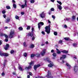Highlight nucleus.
Wrapping results in <instances>:
<instances>
[{
    "label": "nucleus",
    "mask_w": 78,
    "mask_h": 78,
    "mask_svg": "<svg viewBox=\"0 0 78 78\" xmlns=\"http://www.w3.org/2000/svg\"><path fill=\"white\" fill-rule=\"evenodd\" d=\"M34 35V34H33V32L31 31V32H29L27 36H30L31 37H33Z\"/></svg>",
    "instance_id": "9b49d317"
},
{
    "label": "nucleus",
    "mask_w": 78,
    "mask_h": 78,
    "mask_svg": "<svg viewBox=\"0 0 78 78\" xmlns=\"http://www.w3.org/2000/svg\"><path fill=\"white\" fill-rule=\"evenodd\" d=\"M44 16L45 14H44V12H43L42 13L40 14V16L41 17V18H44Z\"/></svg>",
    "instance_id": "2eb2a0df"
},
{
    "label": "nucleus",
    "mask_w": 78,
    "mask_h": 78,
    "mask_svg": "<svg viewBox=\"0 0 78 78\" xmlns=\"http://www.w3.org/2000/svg\"><path fill=\"white\" fill-rule=\"evenodd\" d=\"M34 62H31V63L30 64V66H31V65H33V64H34Z\"/></svg>",
    "instance_id": "4c0bfd02"
},
{
    "label": "nucleus",
    "mask_w": 78,
    "mask_h": 78,
    "mask_svg": "<svg viewBox=\"0 0 78 78\" xmlns=\"http://www.w3.org/2000/svg\"><path fill=\"white\" fill-rule=\"evenodd\" d=\"M35 55L36 56H37L38 58H39V57H40V54H36Z\"/></svg>",
    "instance_id": "c85d7f7f"
},
{
    "label": "nucleus",
    "mask_w": 78,
    "mask_h": 78,
    "mask_svg": "<svg viewBox=\"0 0 78 78\" xmlns=\"http://www.w3.org/2000/svg\"><path fill=\"white\" fill-rule=\"evenodd\" d=\"M45 29V31L47 34H49L50 33V25H49L48 26H46Z\"/></svg>",
    "instance_id": "f257e3e1"
},
{
    "label": "nucleus",
    "mask_w": 78,
    "mask_h": 78,
    "mask_svg": "<svg viewBox=\"0 0 78 78\" xmlns=\"http://www.w3.org/2000/svg\"><path fill=\"white\" fill-rule=\"evenodd\" d=\"M24 2H25L24 5H21V8L22 9L24 8L25 7H27V0H25L24 1Z\"/></svg>",
    "instance_id": "423d86ee"
},
{
    "label": "nucleus",
    "mask_w": 78,
    "mask_h": 78,
    "mask_svg": "<svg viewBox=\"0 0 78 78\" xmlns=\"http://www.w3.org/2000/svg\"><path fill=\"white\" fill-rule=\"evenodd\" d=\"M5 75V73H2V76H4Z\"/></svg>",
    "instance_id": "de8ad7c7"
},
{
    "label": "nucleus",
    "mask_w": 78,
    "mask_h": 78,
    "mask_svg": "<svg viewBox=\"0 0 78 78\" xmlns=\"http://www.w3.org/2000/svg\"><path fill=\"white\" fill-rule=\"evenodd\" d=\"M34 27H32V31L33 32V31H34Z\"/></svg>",
    "instance_id": "4d7b16f0"
},
{
    "label": "nucleus",
    "mask_w": 78,
    "mask_h": 78,
    "mask_svg": "<svg viewBox=\"0 0 78 78\" xmlns=\"http://www.w3.org/2000/svg\"><path fill=\"white\" fill-rule=\"evenodd\" d=\"M54 52H55V51H54V50H51V53H54Z\"/></svg>",
    "instance_id": "e2e57ef3"
},
{
    "label": "nucleus",
    "mask_w": 78,
    "mask_h": 78,
    "mask_svg": "<svg viewBox=\"0 0 78 78\" xmlns=\"http://www.w3.org/2000/svg\"><path fill=\"white\" fill-rule=\"evenodd\" d=\"M29 47L30 48H33L34 47V45L33 44H31L30 45Z\"/></svg>",
    "instance_id": "6ab92c4d"
},
{
    "label": "nucleus",
    "mask_w": 78,
    "mask_h": 78,
    "mask_svg": "<svg viewBox=\"0 0 78 78\" xmlns=\"http://www.w3.org/2000/svg\"><path fill=\"white\" fill-rule=\"evenodd\" d=\"M73 70L74 72V74L77 75L78 74V66H75L73 67Z\"/></svg>",
    "instance_id": "f03ea898"
},
{
    "label": "nucleus",
    "mask_w": 78,
    "mask_h": 78,
    "mask_svg": "<svg viewBox=\"0 0 78 78\" xmlns=\"http://www.w3.org/2000/svg\"><path fill=\"white\" fill-rule=\"evenodd\" d=\"M2 12L3 14H5L6 13V11L5 10H3L2 11Z\"/></svg>",
    "instance_id": "58836bf2"
},
{
    "label": "nucleus",
    "mask_w": 78,
    "mask_h": 78,
    "mask_svg": "<svg viewBox=\"0 0 78 78\" xmlns=\"http://www.w3.org/2000/svg\"><path fill=\"white\" fill-rule=\"evenodd\" d=\"M41 66V65L38 64L37 65H35L34 66V70H37V68H38L39 67H40Z\"/></svg>",
    "instance_id": "9d476101"
},
{
    "label": "nucleus",
    "mask_w": 78,
    "mask_h": 78,
    "mask_svg": "<svg viewBox=\"0 0 78 78\" xmlns=\"http://www.w3.org/2000/svg\"><path fill=\"white\" fill-rule=\"evenodd\" d=\"M6 8L7 9H11V7L9 6H6Z\"/></svg>",
    "instance_id": "e433bc0d"
},
{
    "label": "nucleus",
    "mask_w": 78,
    "mask_h": 78,
    "mask_svg": "<svg viewBox=\"0 0 78 78\" xmlns=\"http://www.w3.org/2000/svg\"><path fill=\"white\" fill-rule=\"evenodd\" d=\"M45 52H46V49H44L42 52L41 53V54L42 56H44L45 54Z\"/></svg>",
    "instance_id": "1a4fd4ad"
},
{
    "label": "nucleus",
    "mask_w": 78,
    "mask_h": 78,
    "mask_svg": "<svg viewBox=\"0 0 78 78\" xmlns=\"http://www.w3.org/2000/svg\"><path fill=\"white\" fill-rule=\"evenodd\" d=\"M27 78H30V76L28 75L27 76Z\"/></svg>",
    "instance_id": "774afa93"
},
{
    "label": "nucleus",
    "mask_w": 78,
    "mask_h": 78,
    "mask_svg": "<svg viewBox=\"0 0 78 78\" xmlns=\"http://www.w3.org/2000/svg\"><path fill=\"white\" fill-rule=\"evenodd\" d=\"M52 55L53 56H54V57H55L57 56V54L55 53H54L53 54H52Z\"/></svg>",
    "instance_id": "bb28decb"
},
{
    "label": "nucleus",
    "mask_w": 78,
    "mask_h": 78,
    "mask_svg": "<svg viewBox=\"0 0 78 78\" xmlns=\"http://www.w3.org/2000/svg\"><path fill=\"white\" fill-rule=\"evenodd\" d=\"M13 6L14 8H17V6L16 5V4L14 3L13 4Z\"/></svg>",
    "instance_id": "a878e982"
},
{
    "label": "nucleus",
    "mask_w": 78,
    "mask_h": 78,
    "mask_svg": "<svg viewBox=\"0 0 78 78\" xmlns=\"http://www.w3.org/2000/svg\"><path fill=\"white\" fill-rule=\"evenodd\" d=\"M53 66H54V64H53V63L52 62H51L48 65V67L50 68L52 67Z\"/></svg>",
    "instance_id": "4468645a"
},
{
    "label": "nucleus",
    "mask_w": 78,
    "mask_h": 78,
    "mask_svg": "<svg viewBox=\"0 0 78 78\" xmlns=\"http://www.w3.org/2000/svg\"><path fill=\"white\" fill-rule=\"evenodd\" d=\"M64 28H67V25L65 24L64 26Z\"/></svg>",
    "instance_id": "09e8293b"
},
{
    "label": "nucleus",
    "mask_w": 78,
    "mask_h": 78,
    "mask_svg": "<svg viewBox=\"0 0 78 78\" xmlns=\"http://www.w3.org/2000/svg\"><path fill=\"white\" fill-rule=\"evenodd\" d=\"M25 14V13H24V12H21V15H23V14Z\"/></svg>",
    "instance_id": "13d9d810"
},
{
    "label": "nucleus",
    "mask_w": 78,
    "mask_h": 78,
    "mask_svg": "<svg viewBox=\"0 0 78 78\" xmlns=\"http://www.w3.org/2000/svg\"><path fill=\"white\" fill-rule=\"evenodd\" d=\"M38 29H39V30H40V29L41 28V26H40V24H39L38 23Z\"/></svg>",
    "instance_id": "c03bdc74"
},
{
    "label": "nucleus",
    "mask_w": 78,
    "mask_h": 78,
    "mask_svg": "<svg viewBox=\"0 0 78 78\" xmlns=\"http://www.w3.org/2000/svg\"><path fill=\"white\" fill-rule=\"evenodd\" d=\"M51 11H55V9H54V8H51Z\"/></svg>",
    "instance_id": "37998d69"
},
{
    "label": "nucleus",
    "mask_w": 78,
    "mask_h": 78,
    "mask_svg": "<svg viewBox=\"0 0 78 78\" xmlns=\"http://www.w3.org/2000/svg\"><path fill=\"white\" fill-rule=\"evenodd\" d=\"M23 55L24 57H27V52L24 53L23 54Z\"/></svg>",
    "instance_id": "7c9ffc66"
},
{
    "label": "nucleus",
    "mask_w": 78,
    "mask_h": 78,
    "mask_svg": "<svg viewBox=\"0 0 78 78\" xmlns=\"http://www.w3.org/2000/svg\"><path fill=\"white\" fill-rule=\"evenodd\" d=\"M15 33L14 30H12L10 31L9 35V37L10 39H11V38H12L14 37V36L15 34Z\"/></svg>",
    "instance_id": "7ed1b4c3"
},
{
    "label": "nucleus",
    "mask_w": 78,
    "mask_h": 78,
    "mask_svg": "<svg viewBox=\"0 0 78 78\" xmlns=\"http://www.w3.org/2000/svg\"><path fill=\"white\" fill-rule=\"evenodd\" d=\"M57 3H59V5H62V3H61V2H59L58 1H57Z\"/></svg>",
    "instance_id": "473e14b6"
},
{
    "label": "nucleus",
    "mask_w": 78,
    "mask_h": 78,
    "mask_svg": "<svg viewBox=\"0 0 78 78\" xmlns=\"http://www.w3.org/2000/svg\"><path fill=\"white\" fill-rule=\"evenodd\" d=\"M57 53L58 54H61V51H57Z\"/></svg>",
    "instance_id": "a19ab883"
},
{
    "label": "nucleus",
    "mask_w": 78,
    "mask_h": 78,
    "mask_svg": "<svg viewBox=\"0 0 78 78\" xmlns=\"http://www.w3.org/2000/svg\"><path fill=\"white\" fill-rule=\"evenodd\" d=\"M0 55L1 56H5V57H7V56H9V54L6 53H2V52L0 51Z\"/></svg>",
    "instance_id": "20e7f679"
},
{
    "label": "nucleus",
    "mask_w": 78,
    "mask_h": 78,
    "mask_svg": "<svg viewBox=\"0 0 78 78\" xmlns=\"http://www.w3.org/2000/svg\"><path fill=\"white\" fill-rule=\"evenodd\" d=\"M5 42H8V38H6L5 39Z\"/></svg>",
    "instance_id": "603ef678"
},
{
    "label": "nucleus",
    "mask_w": 78,
    "mask_h": 78,
    "mask_svg": "<svg viewBox=\"0 0 78 78\" xmlns=\"http://www.w3.org/2000/svg\"><path fill=\"white\" fill-rule=\"evenodd\" d=\"M32 39V41H33V40H34V39H35V37L34 36L33 37Z\"/></svg>",
    "instance_id": "6e6d98bb"
},
{
    "label": "nucleus",
    "mask_w": 78,
    "mask_h": 78,
    "mask_svg": "<svg viewBox=\"0 0 78 78\" xmlns=\"http://www.w3.org/2000/svg\"><path fill=\"white\" fill-rule=\"evenodd\" d=\"M23 44L24 47H26L27 46L26 45V42H24L23 43Z\"/></svg>",
    "instance_id": "a18cd8bd"
},
{
    "label": "nucleus",
    "mask_w": 78,
    "mask_h": 78,
    "mask_svg": "<svg viewBox=\"0 0 78 78\" xmlns=\"http://www.w3.org/2000/svg\"><path fill=\"white\" fill-rule=\"evenodd\" d=\"M30 2L31 3H34V0H30Z\"/></svg>",
    "instance_id": "72a5a7b5"
},
{
    "label": "nucleus",
    "mask_w": 78,
    "mask_h": 78,
    "mask_svg": "<svg viewBox=\"0 0 78 78\" xmlns=\"http://www.w3.org/2000/svg\"><path fill=\"white\" fill-rule=\"evenodd\" d=\"M54 34L55 36H57V35H58V33L56 32H54Z\"/></svg>",
    "instance_id": "c9c22d12"
},
{
    "label": "nucleus",
    "mask_w": 78,
    "mask_h": 78,
    "mask_svg": "<svg viewBox=\"0 0 78 78\" xmlns=\"http://www.w3.org/2000/svg\"><path fill=\"white\" fill-rule=\"evenodd\" d=\"M10 21H11V19L9 18V17H8L7 19H6L5 23H9Z\"/></svg>",
    "instance_id": "f8f14e48"
},
{
    "label": "nucleus",
    "mask_w": 78,
    "mask_h": 78,
    "mask_svg": "<svg viewBox=\"0 0 78 78\" xmlns=\"http://www.w3.org/2000/svg\"><path fill=\"white\" fill-rule=\"evenodd\" d=\"M0 36L2 37V36H5L6 39L8 38V36L6 34H4L3 33H0Z\"/></svg>",
    "instance_id": "6e6552de"
},
{
    "label": "nucleus",
    "mask_w": 78,
    "mask_h": 78,
    "mask_svg": "<svg viewBox=\"0 0 78 78\" xmlns=\"http://www.w3.org/2000/svg\"><path fill=\"white\" fill-rule=\"evenodd\" d=\"M13 75H16V74L15 72H13Z\"/></svg>",
    "instance_id": "0e129e2a"
},
{
    "label": "nucleus",
    "mask_w": 78,
    "mask_h": 78,
    "mask_svg": "<svg viewBox=\"0 0 78 78\" xmlns=\"http://www.w3.org/2000/svg\"><path fill=\"white\" fill-rule=\"evenodd\" d=\"M52 17L53 18V19H55V16L54 15H52Z\"/></svg>",
    "instance_id": "052dcab7"
},
{
    "label": "nucleus",
    "mask_w": 78,
    "mask_h": 78,
    "mask_svg": "<svg viewBox=\"0 0 78 78\" xmlns=\"http://www.w3.org/2000/svg\"><path fill=\"white\" fill-rule=\"evenodd\" d=\"M12 2L13 3H16V1L14 0H12Z\"/></svg>",
    "instance_id": "69168bd1"
},
{
    "label": "nucleus",
    "mask_w": 78,
    "mask_h": 78,
    "mask_svg": "<svg viewBox=\"0 0 78 78\" xmlns=\"http://www.w3.org/2000/svg\"><path fill=\"white\" fill-rule=\"evenodd\" d=\"M64 39L65 41H72V40L70 39V38H69V37H65L64 38Z\"/></svg>",
    "instance_id": "f3484780"
},
{
    "label": "nucleus",
    "mask_w": 78,
    "mask_h": 78,
    "mask_svg": "<svg viewBox=\"0 0 78 78\" xmlns=\"http://www.w3.org/2000/svg\"><path fill=\"white\" fill-rule=\"evenodd\" d=\"M39 25H44V23H43V22H40L38 23Z\"/></svg>",
    "instance_id": "cd10ccee"
},
{
    "label": "nucleus",
    "mask_w": 78,
    "mask_h": 78,
    "mask_svg": "<svg viewBox=\"0 0 78 78\" xmlns=\"http://www.w3.org/2000/svg\"><path fill=\"white\" fill-rule=\"evenodd\" d=\"M35 56V54H31L30 57L31 58H34V56Z\"/></svg>",
    "instance_id": "393cba45"
},
{
    "label": "nucleus",
    "mask_w": 78,
    "mask_h": 78,
    "mask_svg": "<svg viewBox=\"0 0 78 78\" xmlns=\"http://www.w3.org/2000/svg\"><path fill=\"white\" fill-rule=\"evenodd\" d=\"M30 26H28L27 28V30H30Z\"/></svg>",
    "instance_id": "f704fd0d"
},
{
    "label": "nucleus",
    "mask_w": 78,
    "mask_h": 78,
    "mask_svg": "<svg viewBox=\"0 0 78 78\" xmlns=\"http://www.w3.org/2000/svg\"><path fill=\"white\" fill-rule=\"evenodd\" d=\"M3 17L4 18V19L6 18V15L4 14L3 16Z\"/></svg>",
    "instance_id": "8fccbe9b"
},
{
    "label": "nucleus",
    "mask_w": 78,
    "mask_h": 78,
    "mask_svg": "<svg viewBox=\"0 0 78 78\" xmlns=\"http://www.w3.org/2000/svg\"><path fill=\"white\" fill-rule=\"evenodd\" d=\"M29 74L30 75V76H32V73H31V72H29Z\"/></svg>",
    "instance_id": "5fc2aeb1"
},
{
    "label": "nucleus",
    "mask_w": 78,
    "mask_h": 78,
    "mask_svg": "<svg viewBox=\"0 0 78 78\" xmlns=\"http://www.w3.org/2000/svg\"><path fill=\"white\" fill-rule=\"evenodd\" d=\"M67 67H69V69H70V68H71V66H70V65H69L67 66Z\"/></svg>",
    "instance_id": "bf43d9fd"
},
{
    "label": "nucleus",
    "mask_w": 78,
    "mask_h": 78,
    "mask_svg": "<svg viewBox=\"0 0 78 78\" xmlns=\"http://www.w3.org/2000/svg\"><path fill=\"white\" fill-rule=\"evenodd\" d=\"M18 68L19 70H20V71H23V69L21 67L19 66L18 67Z\"/></svg>",
    "instance_id": "b1692460"
},
{
    "label": "nucleus",
    "mask_w": 78,
    "mask_h": 78,
    "mask_svg": "<svg viewBox=\"0 0 78 78\" xmlns=\"http://www.w3.org/2000/svg\"><path fill=\"white\" fill-rule=\"evenodd\" d=\"M7 62V60H5L4 63H3V65L4 66V67H5V65H6V63Z\"/></svg>",
    "instance_id": "aec40b11"
},
{
    "label": "nucleus",
    "mask_w": 78,
    "mask_h": 78,
    "mask_svg": "<svg viewBox=\"0 0 78 78\" xmlns=\"http://www.w3.org/2000/svg\"><path fill=\"white\" fill-rule=\"evenodd\" d=\"M77 45L78 44H77V43H74L73 44V46L74 47H76Z\"/></svg>",
    "instance_id": "4be33fe9"
},
{
    "label": "nucleus",
    "mask_w": 78,
    "mask_h": 78,
    "mask_svg": "<svg viewBox=\"0 0 78 78\" xmlns=\"http://www.w3.org/2000/svg\"><path fill=\"white\" fill-rule=\"evenodd\" d=\"M15 18L16 19H17L18 20H19V16L16 15L15 16Z\"/></svg>",
    "instance_id": "2f4dec72"
},
{
    "label": "nucleus",
    "mask_w": 78,
    "mask_h": 78,
    "mask_svg": "<svg viewBox=\"0 0 78 78\" xmlns=\"http://www.w3.org/2000/svg\"><path fill=\"white\" fill-rule=\"evenodd\" d=\"M70 20V18H67L66 19V20H67V21H68V20Z\"/></svg>",
    "instance_id": "864d4df0"
},
{
    "label": "nucleus",
    "mask_w": 78,
    "mask_h": 78,
    "mask_svg": "<svg viewBox=\"0 0 78 78\" xmlns=\"http://www.w3.org/2000/svg\"><path fill=\"white\" fill-rule=\"evenodd\" d=\"M19 30H20V31H22V30H23V28L22 27H20L19 28Z\"/></svg>",
    "instance_id": "c756f323"
},
{
    "label": "nucleus",
    "mask_w": 78,
    "mask_h": 78,
    "mask_svg": "<svg viewBox=\"0 0 78 78\" xmlns=\"http://www.w3.org/2000/svg\"><path fill=\"white\" fill-rule=\"evenodd\" d=\"M62 58L64 59L66 58V55H62Z\"/></svg>",
    "instance_id": "412c9836"
},
{
    "label": "nucleus",
    "mask_w": 78,
    "mask_h": 78,
    "mask_svg": "<svg viewBox=\"0 0 78 78\" xmlns=\"http://www.w3.org/2000/svg\"><path fill=\"white\" fill-rule=\"evenodd\" d=\"M13 53H14V51L13 50H11L10 52V53H11V54H12Z\"/></svg>",
    "instance_id": "79ce46f5"
},
{
    "label": "nucleus",
    "mask_w": 78,
    "mask_h": 78,
    "mask_svg": "<svg viewBox=\"0 0 78 78\" xmlns=\"http://www.w3.org/2000/svg\"><path fill=\"white\" fill-rule=\"evenodd\" d=\"M51 72L50 71H48V74L46 75V77L47 78H53V76H51Z\"/></svg>",
    "instance_id": "39448f33"
},
{
    "label": "nucleus",
    "mask_w": 78,
    "mask_h": 78,
    "mask_svg": "<svg viewBox=\"0 0 78 78\" xmlns=\"http://www.w3.org/2000/svg\"><path fill=\"white\" fill-rule=\"evenodd\" d=\"M72 18L73 19H74L75 20V19H76L75 16H73Z\"/></svg>",
    "instance_id": "49530a36"
},
{
    "label": "nucleus",
    "mask_w": 78,
    "mask_h": 78,
    "mask_svg": "<svg viewBox=\"0 0 78 78\" xmlns=\"http://www.w3.org/2000/svg\"><path fill=\"white\" fill-rule=\"evenodd\" d=\"M61 52L62 53H65V54H66L67 53H69V51H66V50L61 51Z\"/></svg>",
    "instance_id": "dca6fc26"
},
{
    "label": "nucleus",
    "mask_w": 78,
    "mask_h": 78,
    "mask_svg": "<svg viewBox=\"0 0 78 78\" xmlns=\"http://www.w3.org/2000/svg\"><path fill=\"white\" fill-rule=\"evenodd\" d=\"M32 68V67L30 66H28V67H26L25 68V69H28L29 70V69H30Z\"/></svg>",
    "instance_id": "a211bd4d"
},
{
    "label": "nucleus",
    "mask_w": 78,
    "mask_h": 78,
    "mask_svg": "<svg viewBox=\"0 0 78 78\" xmlns=\"http://www.w3.org/2000/svg\"><path fill=\"white\" fill-rule=\"evenodd\" d=\"M50 58L48 57H47L46 58L44 59V61H47V62H49V63H51V61H50Z\"/></svg>",
    "instance_id": "0eeeda50"
},
{
    "label": "nucleus",
    "mask_w": 78,
    "mask_h": 78,
    "mask_svg": "<svg viewBox=\"0 0 78 78\" xmlns=\"http://www.w3.org/2000/svg\"><path fill=\"white\" fill-rule=\"evenodd\" d=\"M58 43H59V44H62V40H59L58 42Z\"/></svg>",
    "instance_id": "ea45409f"
},
{
    "label": "nucleus",
    "mask_w": 78,
    "mask_h": 78,
    "mask_svg": "<svg viewBox=\"0 0 78 78\" xmlns=\"http://www.w3.org/2000/svg\"><path fill=\"white\" fill-rule=\"evenodd\" d=\"M41 33L42 34H43L44 35H45V32L44 31H42L41 32Z\"/></svg>",
    "instance_id": "3c124183"
},
{
    "label": "nucleus",
    "mask_w": 78,
    "mask_h": 78,
    "mask_svg": "<svg viewBox=\"0 0 78 78\" xmlns=\"http://www.w3.org/2000/svg\"><path fill=\"white\" fill-rule=\"evenodd\" d=\"M45 45V44H42L41 45V46H44Z\"/></svg>",
    "instance_id": "338daca9"
},
{
    "label": "nucleus",
    "mask_w": 78,
    "mask_h": 78,
    "mask_svg": "<svg viewBox=\"0 0 78 78\" xmlns=\"http://www.w3.org/2000/svg\"><path fill=\"white\" fill-rule=\"evenodd\" d=\"M2 44V41L0 40V45H1Z\"/></svg>",
    "instance_id": "680f3d73"
},
{
    "label": "nucleus",
    "mask_w": 78,
    "mask_h": 78,
    "mask_svg": "<svg viewBox=\"0 0 78 78\" xmlns=\"http://www.w3.org/2000/svg\"><path fill=\"white\" fill-rule=\"evenodd\" d=\"M58 7L60 10H61V9H62V7L61 5H58Z\"/></svg>",
    "instance_id": "5701e85b"
},
{
    "label": "nucleus",
    "mask_w": 78,
    "mask_h": 78,
    "mask_svg": "<svg viewBox=\"0 0 78 78\" xmlns=\"http://www.w3.org/2000/svg\"><path fill=\"white\" fill-rule=\"evenodd\" d=\"M9 47V44H6V46L4 47V48L5 50H7Z\"/></svg>",
    "instance_id": "ddd939ff"
}]
</instances>
